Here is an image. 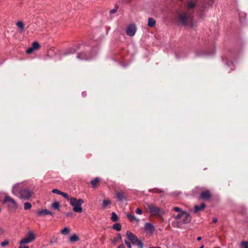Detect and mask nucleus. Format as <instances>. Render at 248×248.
<instances>
[{"mask_svg":"<svg viewBox=\"0 0 248 248\" xmlns=\"http://www.w3.org/2000/svg\"><path fill=\"white\" fill-rule=\"evenodd\" d=\"M116 198L119 201H122L125 199L124 193L123 191L117 192Z\"/></svg>","mask_w":248,"mask_h":248,"instance_id":"obj_15","label":"nucleus"},{"mask_svg":"<svg viewBox=\"0 0 248 248\" xmlns=\"http://www.w3.org/2000/svg\"><path fill=\"white\" fill-rule=\"evenodd\" d=\"M79 238L76 234H73L72 236H71L69 238V241L72 243L77 242Z\"/></svg>","mask_w":248,"mask_h":248,"instance_id":"obj_19","label":"nucleus"},{"mask_svg":"<svg viewBox=\"0 0 248 248\" xmlns=\"http://www.w3.org/2000/svg\"><path fill=\"white\" fill-rule=\"evenodd\" d=\"M142 210L140 208H137L136 210V213L137 214L141 215L142 214Z\"/></svg>","mask_w":248,"mask_h":248,"instance_id":"obj_39","label":"nucleus"},{"mask_svg":"<svg viewBox=\"0 0 248 248\" xmlns=\"http://www.w3.org/2000/svg\"><path fill=\"white\" fill-rule=\"evenodd\" d=\"M69 202L71 205L73 207V210L76 213H81L82 212V204L84 201L81 199H77L76 198L72 197L69 199Z\"/></svg>","mask_w":248,"mask_h":248,"instance_id":"obj_3","label":"nucleus"},{"mask_svg":"<svg viewBox=\"0 0 248 248\" xmlns=\"http://www.w3.org/2000/svg\"><path fill=\"white\" fill-rule=\"evenodd\" d=\"M37 215L39 216H46V215H52L53 213H52V212L49 211V210H48L47 209H44V210L39 211L37 212Z\"/></svg>","mask_w":248,"mask_h":248,"instance_id":"obj_14","label":"nucleus"},{"mask_svg":"<svg viewBox=\"0 0 248 248\" xmlns=\"http://www.w3.org/2000/svg\"><path fill=\"white\" fill-rule=\"evenodd\" d=\"M144 229L150 233H153L155 231V227L150 223L146 222L144 225Z\"/></svg>","mask_w":248,"mask_h":248,"instance_id":"obj_13","label":"nucleus"},{"mask_svg":"<svg viewBox=\"0 0 248 248\" xmlns=\"http://www.w3.org/2000/svg\"><path fill=\"white\" fill-rule=\"evenodd\" d=\"M31 207V205L30 203L26 202L24 204V209L25 210L30 209Z\"/></svg>","mask_w":248,"mask_h":248,"instance_id":"obj_30","label":"nucleus"},{"mask_svg":"<svg viewBox=\"0 0 248 248\" xmlns=\"http://www.w3.org/2000/svg\"><path fill=\"white\" fill-rule=\"evenodd\" d=\"M214 0H207L206 2L202 5V8L205 9L207 6L211 5L213 3Z\"/></svg>","mask_w":248,"mask_h":248,"instance_id":"obj_21","label":"nucleus"},{"mask_svg":"<svg viewBox=\"0 0 248 248\" xmlns=\"http://www.w3.org/2000/svg\"><path fill=\"white\" fill-rule=\"evenodd\" d=\"M16 25L18 27H19L21 29L20 32L23 31V29H24V24L22 21H20L17 22L16 23Z\"/></svg>","mask_w":248,"mask_h":248,"instance_id":"obj_24","label":"nucleus"},{"mask_svg":"<svg viewBox=\"0 0 248 248\" xmlns=\"http://www.w3.org/2000/svg\"><path fill=\"white\" fill-rule=\"evenodd\" d=\"M92 58V56L89 54H87L85 52H81L78 54L77 56V58L80 60H87L90 59Z\"/></svg>","mask_w":248,"mask_h":248,"instance_id":"obj_12","label":"nucleus"},{"mask_svg":"<svg viewBox=\"0 0 248 248\" xmlns=\"http://www.w3.org/2000/svg\"><path fill=\"white\" fill-rule=\"evenodd\" d=\"M155 25V21L154 18L150 17L148 20V26L151 28L154 27Z\"/></svg>","mask_w":248,"mask_h":248,"instance_id":"obj_18","label":"nucleus"},{"mask_svg":"<svg viewBox=\"0 0 248 248\" xmlns=\"http://www.w3.org/2000/svg\"><path fill=\"white\" fill-rule=\"evenodd\" d=\"M241 248H248V241H242L240 244Z\"/></svg>","mask_w":248,"mask_h":248,"instance_id":"obj_28","label":"nucleus"},{"mask_svg":"<svg viewBox=\"0 0 248 248\" xmlns=\"http://www.w3.org/2000/svg\"><path fill=\"white\" fill-rule=\"evenodd\" d=\"M52 192L53 193H55V194H59V195H61L62 191H60L59 190H58L57 189H53L52 190Z\"/></svg>","mask_w":248,"mask_h":248,"instance_id":"obj_35","label":"nucleus"},{"mask_svg":"<svg viewBox=\"0 0 248 248\" xmlns=\"http://www.w3.org/2000/svg\"><path fill=\"white\" fill-rule=\"evenodd\" d=\"M23 245H20L18 248H29V247L23 246Z\"/></svg>","mask_w":248,"mask_h":248,"instance_id":"obj_45","label":"nucleus"},{"mask_svg":"<svg viewBox=\"0 0 248 248\" xmlns=\"http://www.w3.org/2000/svg\"><path fill=\"white\" fill-rule=\"evenodd\" d=\"M34 50L35 49L31 46L27 49V50H26V52L27 54H31Z\"/></svg>","mask_w":248,"mask_h":248,"instance_id":"obj_34","label":"nucleus"},{"mask_svg":"<svg viewBox=\"0 0 248 248\" xmlns=\"http://www.w3.org/2000/svg\"><path fill=\"white\" fill-rule=\"evenodd\" d=\"M3 203L6 204L8 210L11 212L16 211L18 208L17 203L9 195H6L4 197Z\"/></svg>","mask_w":248,"mask_h":248,"instance_id":"obj_4","label":"nucleus"},{"mask_svg":"<svg viewBox=\"0 0 248 248\" xmlns=\"http://www.w3.org/2000/svg\"><path fill=\"white\" fill-rule=\"evenodd\" d=\"M182 217V211L180 213L178 214L177 215L174 216H173V217L175 218V220H173L172 222V225L173 227H177V228H182V222L179 220L180 219H181Z\"/></svg>","mask_w":248,"mask_h":248,"instance_id":"obj_7","label":"nucleus"},{"mask_svg":"<svg viewBox=\"0 0 248 248\" xmlns=\"http://www.w3.org/2000/svg\"><path fill=\"white\" fill-rule=\"evenodd\" d=\"M35 239V235L34 232L30 231L25 235L24 238L21 239L19 242L20 245H25L29 244Z\"/></svg>","mask_w":248,"mask_h":248,"instance_id":"obj_6","label":"nucleus"},{"mask_svg":"<svg viewBox=\"0 0 248 248\" xmlns=\"http://www.w3.org/2000/svg\"><path fill=\"white\" fill-rule=\"evenodd\" d=\"M173 210L176 212H179L181 211V209L178 207H174L173 208Z\"/></svg>","mask_w":248,"mask_h":248,"instance_id":"obj_38","label":"nucleus"},{"mask_svg":"<svg viewBox=\"0 0 248 248\" xmlns=\"http://www.w3.org/2000/svg\"><path fill=\"white\" fill-rule=\"evenodd\" d=\"M147 207L150 213L152 215L156 216L159 214L160 209L158 207L152 204H148Z\"/></svg>","mask_w":248,"mask_h":248,"instance_id":"obj_8","label":"nucleus"},{"mask_svg":"<svg viewBox=\"0 0 248 248\" xmlns=\"http://www.w3.org/2000/svg\"><path fill=\"white\" fill-rule=\"evenodd\" d=\"M52 207L55 209H59L60 203L58 202H55L52 204Z\"/></svg>","mask_w":248,"mask_h":248,"instance_id":"obj_31","label":"nucleus"},{"mask_svg":"<svg viewBox=\"0 0 248 248\" xmlns=\"http://www.w3.org/2000/svg\"><path fill=\"white\" fill-rule=\"evenodd\" d=\"M9 244V241L8 240H5V241L1 243V246L2 247H4L6 246Z\"/></svg>","mask_w":248,"mask_h":248,"instance_id":"obj_37","label":"nucleus"},{"mask_svg":"<svg viewBox=\"0 0 248 248\" xmlns=\"http://www.w3.org/2000/svg\"><path fill=\"white\" fill-rule=\"evenodd\" d=\"M211 197V194L209 190H206L202 191L200 194V198L204 200H209Z\"/></svg>","mask_w":248,"mask_h":248,"instance_id":"obj_11","label":"nucleus"},{"mask_svg":"<svg viewBox=\"0 0 248 248\" xmlns=\"http://www.w3.org/2000/svg\"><path fill=\"white\" fill-rule=\"evenodd\" d=\"M130 0H123V2H128L130 1Z\"/></svg>","mask_w":248,"mask_h":248,"instance_id":"obj_47","label":"nucleus"},{"mask_svg":"<svg viewBox=\"0 0 248 248\" xmlns=\"http://www.w3.org/2000/svg\"><path fill=\"white\" fill-rule=\"evenodd\" d=\"M217 218H213V220H212V222L214 223H217Z\"/></svg>","mask_w":248,"mask_h":248,"instance_id":"obj_44","label":"nucleus"},{"mask_svg":"<svg viewBox=\"0 0 248 248\" xmlns=\"http://www.w3.org/2000/svg\"><path fill=\"white\" fill-rule=\"evenodd\" d=\"M75 51H76V50L75 48H71L67 50V51L65 52V54L67 55V54H73V53H75Z\"/></svg>","mask_w":248,"mask_h":248,"instance_id":"obj_32","label":"nucleus"},{"mask_svg":"<svg viewBox=\"0 0 248 248\" xmlns=\"http://www.w3.org/2000/svg\"><path fill=\"white\" fill-rule=\"evenodd\" d=\"M117 9H118V7L115 6L114 9H111L109 11V13L110 14H113L115 13L117 10Z\"/></svg>","mask_w":248,"mask_h":248,"instance_id":"obj_36","label":"nucleus"},{"mask_svg":"<svg viewBox=\"0 0 248 248\" xmlns=\"http://www.w3.org/2000/svg\"><path fill=\"white\" fill-rule=\"evenodd\" d=\"M191 217L187 213L182 211V217L181 222H182V225L184 224L188 223L191 221Z\"/></svg>","mask_w":248,"mask_h":248,"instance_id":"obj_10","label":"nucleus"},{"mask_svg":"<svg viewBox=\"0 0 248 248\" xmlns=\"http://www.w3.org/2000/svg\"><path fill=\"white\" fill-rule=\"evenodd\" d=\"M118 248H125V246L124 245L122 244V245H120Z\"/></svg>","mask_w":248,"mask_h":248,"instance_id":"obj_46","label":"nucleus"},{"mask_svg":"<svg viewBox=\"0 0 248 248\" xmlns=\"http://www.w3.org/2000/svg\"><path fill=\"white\" fill-rule=\"evenodd\" d=\"M40 46L37 42H34L32 43V47L35 49H38L40 47Z\"/></svg>","mask_w":248,"mask_h":248,"instance_id":"obj_29","label":"nucleus"},{"mask_svg":"<svg viewBox=\"0 0 248 248\" xmlns=\"http://www.w3.org/2000/svg\"><path fill=\"white\" fill-rule=\"evenodd\" d=\"M66 216L67 217H72L73 216V213H71V212L67 213H66Z\"/></svg>","mask_w":248,"mask_h":248,"instance_id":"obj_43","label":"nucleus"},{"mask_svg":"<svg viewBox=\"0 0 248 248\" xmlns=\"http://www.w3.org/2000/svg\"><path fill=\"white\" fill-rule=\"evenodd\" d=\"M111 219L113 221H116L118 219V216L115 212H112L111 214Z\"/></svg>","mask_w":248,"mask_h":248,"instance_id":"obj_25","label":"nucleus"},{"mask_svg":"<svg viewBox=\"0 0 248 248\" xmlns=\"http://www.w3.org/2000/svg\"><path fill=\"white\" fill-rule=\"evenodd\" d=\"M1 212V209L0 208V212Z\"/></svg>","mask_w":248,"mask_h":248,"instance_id":"obj_51","label":"nucleus"},{"mask_svg":"<svg viewBox=\"0 0 248 248\" xmlns=\"http://www.w3.org/2000/svg\"><path fill=\"white\" fill-rule=\"evenodd\" d=\"M199 248H204V246L202 245Z\"/></svg>","mask_w":248,"mask_h":248,"instance_id":"obj_49","label":"nucleus"},{"mask_svg":"<svg viewBox=\"0 0 248 248\" xmlns=\"http://www.w3.org/2000/svg\"><path fill=\"white\" fill-rule=\"evenodd\" d=\"M197 240H198V241H200V240L202 239V237H200V236H199V237H198L197 238Z\"/></svg>","mask_w":248,"mask_h":248,"instance_id":"obj_48","label":"nucleus"},{"mask_svg":"<svg viewBox=\"0 0 248 248\" xmlns=\"http://www.w3.org/2000/svg\"><path fill=\"white\" fill-rule=\"evenodd\" d=\"M205 207V204L204 203H202L200 205H195L194 206V213H197L198 211L203 210Z\"/></svg>","mask_w":248,"mask_h":248,"instance_id":"obj_16","label":"nucleus"},{"mask_svg":"<svg viewBox=\"0 0 248 248\" xmlns=\"http://www.w3.org/2000/svg\"><path fill=\"white\" fill-rule=\"evenodd\" d=\"M113 229L117 231H120L121 230V225L120 223H115L114 224H113Z\"/></svg>","mask_w":248,"mask_h":248,"instance_id":"obj_22","label":"nucleus"},{"mask_svg":"<svg viewBox=\"0 0 248 248\" xmlns=\"http://www.w3.org/2000/svg\"><path fill=\"white\" fill-rule=\"evenodd\" d=\"M137 31V28L135 24L129 25L126 30V33L127 35L133 36L135 35Z\"/></svg>","mask_w":248,"mask_h":248,"instance_id":"obj_9","label":"nucleus"},{"mask_svg":"<svg viewBox=\"0 0 248 248\" xmlns=\"http://www.w3.org/2000/svg\"><path fill=\"white\" fill-rule=\"evenodd\" d=\"M12 193L19 199L24 200H28L32 194V192L31 190L23 188L21 184L19 183H17L13 186Z\"/></svg>","mask_w":248,"mask_h":248,"instance_id":"obj_2","label":"nucleus"},{"mask_svg":"<svg viewBox=\"0 0 248 248\" xmlns=\"http://www.w3.org/2000/svg\"><path fill=\"white\" fill-rule=\"evenodd\" d=\"M149 191L150 192H153V193H162L163 192V191L160 189L158 188H153L151 189H149Z\"/></svg>","mask_w":248,"mask_h":248,"instance_id":"obj_23","label":"nucleus"},{"mask_svg":"<svg viewBox=\"0 0 248 248\" xmlns=\"http://www.w3.org/2000/svg\"><path fill=\"white\" fill-rule=\"evenodd\" d=\"M122 236L120 233H118L117 237L115 238V241H117L118 239H121Z\"/></svg>","mask_w":248,"mask_h":248,"instance_id":"obj_41","label":"nucleus"},{"mask_svg":"<svg viewBox=\"0 0 248 248\" xmlns=\"http://www.w3.org/2000/svg\"><path fill=\"white\" fill-rule=\"evenodd\" d=\"M56 241H57V238L54 237V238H52V239L50 241V243L51 244H53V243L56 242Z\"/></svg>","mask_w":248,"mask_h":248,"instance_id":"obj_42","label":"nucleus"},{"mask_svg":"<svg viewBox=\"0 0 248 248\" xmlns=\"http://www.w3.org/2000/svg\"><path fill=\"white\" fill-rule=\"evenodd\" d=\"M60 195L62 196L65 199H67L69 202V199H70V198H69L68 195L67 193L62 192L61 194Z\"/></svg>","mask_w":248,"mask_h":248,"instance_id":"obj_33","label":"nucleus"},{"mask_svg":"<svg viewBox=\"0 0 248 248\" xmlns=\"http://www.w3.org/2000/svg\"><path fill=\"white\" fill-rule=\"evenodd\" d=\"M111 203V202L109 200H104L103 202L102 206L104 208H106L108 205Z\"/></svg>","mask_w":248,"mask_h":248,"instance_id":"obj_27","label":"nucleus"},{"mask_svg":"<svg viewBox=\"0 0 248 248\" xmlns=\"http://www.w3.org/2000/svg\"><path fill=\"white\" fill-rule=\"evenodd\" d=\"M70 232V230L67 227H65L63 229L61 230V232L64 235H66Z\"/></svg>","mask_w":248,"mask_h":248,"instance_id":"obj_26","label":"nucleus"},{"mask_svg":"<svg viewBox=\"0 0 248 248\" xmlns=\"http://www.w3.org/2000/svg\"><path fill=\"white\" fill-rule=\"evenodd\" d=\"M125 244L127 246L128 248H131V245L130 243H129L127 240L124 241Z\"/></svg>","mask_w":248,"mask_h":248,"instance_id":"obj_40","label":"nucleus"},{"mask_svg":"<svg viewBox=\"0 0 248 248\" xmlns=\"http://www.w3.org/2000/svg\"><path fill=\"white\" fill-rule=\"evenodd\" d=\"M195 6V3L194 2L189 1L187 4L186 10L181 12L178 14L177 20L180 24L190 27L193 26V13Z\"/></svg>","mask_w":248,"mask_h":248,"instance_id":"obj_1","label":"nucleus"},{"mask_svg":"<svg viewBox=\"0 0 248 248\" xmlns=\"http://www.w3.org/2000/svg\"><path fill=\"white\" fill-rule=\"evenodd\" d=\"M149 248H160V247H150Z\"/></svg>","mask_w":248,"mask_h":248,"instance_id":"obj_50","label":"nucleus"},{"mask_svg":"<svg viewBox=\"0 0 248 248\" xmlns=\"http://www.w3.org/2000/svg\"><path fill=\"white\" fill-rule=\"evenodd\" d=\"M127 217L129 218L131 221L135 220L137 222H138L140 221L139 219L137 218L135 216L132 215L130 214H127Z\"/></svg>","mask_w":248,"mask_h":248,"instance_id":"obj_20","label":"nucleus"},{"mask_svg":"<svg viewBox=\"0 0 248 248\" xmlns=\"http://www.w3.org/2000/svg\"><path fill=\"white\" fill-rule=\"evenodd\" d=\"M126 234L128 239L132 244L138 246L139 248H143L142 242L135 234L129 231H127Z\"/></svg>","mask_w":248,"mask_h":248,"instance_id":"obj_5","label":"nucleus"},{"mask_svg":"<svg viewBox=\"0 0 248 248\" xmlns=\"http://www.w3.org/2000/svg\"><path fill=\"white\" fill-rule=\"evenodd\" d=\"M99 179L98 177H96L91 181V184H92L93 187L95 188L96 187L97 185L99 184Z\"/></svg>","mask_w":248,"mask_h":248,"instance_id":"obj_17","label":"nucleus"}]
</instances>
